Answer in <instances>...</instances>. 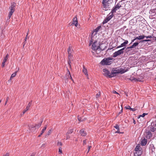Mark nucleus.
Instances as JSON below:
<instances>
[{
  "label": "nucleus",
  "instance_id": "60",
  "mask_svg": "<svg viewBox=\"0 0 156 156\" xmlns=\"http://www.w3.org/2000/svg\"><path fill=\"white\" fill-rule=\"evenodd\" d=\"M29 33V30H28V31L27 33V36H28Z\"/></svg>",
  "mask_w": 156,
  "mask_h": 156
},
{
  "label": "nucleus",
  "instance_id": "62",
  "mask_svg": "<svg viewBox=\"0 0 156 156\" xmlns=\"http://www.w3.org/2000/svg\"><path fill=\"white\" fill-rule=\"evenodd\" d=\"M11 80H10V79L9 80H8V82H10L11 81Z\"/></svg>",
  "mask_w": 156,
  "mask_h": 156
},
{
  "label": "nucleus",
  "instance_id": "22",
  "mask_svg": "<svg viewBox=\"0 0 156 156\" xmlns=\"http://www.w3.org/2000/svg\"><path fill=\"white\" fill-rule=\"evenodd\" d=\"M9 55L8 54H7L6 56L3 59V61L6 62L7 60Z\"/></svg>",
  "mask_w": 156,
  "mask_h": 156
},
{
  "label": "nucleus",
  "instance_id": "28",
  "mask_svg": "<svg viewBox=\"0 0 156 156\" xmlns=\"http://www.w3.org/2000/svg\"><path fill=\"white\" fill-rule=\"evenodd\" d=\"M67 70H68V72H69V79H70L73 81V80L72 78V77L71 76V74H70V73L69 71V70L68 69H67Z\"/></svg>",
  "mask_w": 156,
  "mask_h": 156
},
{
  "label": "nucleus",
  "instance_id": "54",
  "mask_svg": "<svg viewBox=\"0 0 156 156\" xmlns=\"http://www.w3.org/2000/svg\"><path fill=\"white\" fill-rule=\"evenodd\" d=\"M134 78H131V79H130V80H131V81H134Z\"/></svg>",
  "mask_w": 156,
  "mask_h": 156
},
{
  "label": "nucleus",
  "instance_id": "15",
  "mask_svg": "<svg viewBox=\"0 0 156 156\" xmlns=\"http://www.w3.org/2000/svg\"><path fill=\"white\" fill-rule=\"evenodd\" d=\"M120 69H114L112 71V73L114 75V74L116 73H120Z\"/></svg>",
  "mask_w": 156,
  "mask_h": 156
},
{
  "label": "nucleus",
  "instance_id": "45",
  "mask_svg": "<svg viewBox=\"0 0 156 156\" xmlns=\"http://www.w3.org/2000/svg\"><path fill=\"white\" fill-rule=\"evenodd\" d=\"M28 110H27L26 108V109L23 111V115Z\"/></svg>",
  "mask_w": 156,
  "mask_h": 156
},
{
  "label": "nucleus",
  "instance_id": "38",
  "mask_svg": "<svg viewBox=\"0 0 156 156\" xmlns=\"http://www.w3.org/2000/svg\"><path fill=\"white\" fill-rule=\"evenodd\" d=\"M100 93L99 92L98 94H97L96 95V98H97L98 99L99 97H100Z\"/></svg>",
  "mask_w": 156,
  "mask_h": 156
},
{
  "label": "nucleus",
  "instance_id": "5",
  "mask_svg": "<svg viewBox=\"0 0 156 156\" xmlns=\"http://www.w3.org/2000/svg\"><path fill=\"white\" fill-rule=\"evenodd\" d=\"M112 58H104L101 62V63L102 65H110L111 63V60H112Z\"/></svg>",
  "mask_w": 156,
  "mask_h": 156
},
{
  "label": "nucleus",
  "instance_id": "63",
  "mask_svg": "<svg viewBox=\"0 0 156 156\" xmlns=\"http://www.w3.org/2000/svg\"><path fill=\"white\" fill-rule=\"evenodd\" d=\"M155 126H156V122H155V124L154 125Z\"/></svg>",
  "mask_w": 156,
  "mask_h": 156
},
{
  "label": "nucleus",
  "instance_id": "47",
  "mask_svg": "<svg viewBox=\"0 0 156 156\" xmlns=\"http://www.w3.org/2000/svg\"><path fill=\"white\" fill-rule=\"evenodd\" d=\"M70 138V136L66 134V140L69 139Z\"/></svg>",
  "mask_w": 156,
  "mask_h": 156
},
{
  "label": "nucleus",
  "instance_id": "33",
  "mask_svg": "<svg viewBox=\"0 0 156 156\" xmlns=\"http://www.w3.org/2000/svg\"><path fill=\"white\" fill-rule=\"evenodd\" d=\"M27 35H26V37H25V39H24V42H23V45H24L26 44V40L27 39Z\"/></svg>",
  "mask_w": 156,
  "mask_h": 156
},
{
  "label": "nucleus",
  "instance_id": "6",
  "mask_svg": "<svg viewBox=\"0 0 156 156\" xmlns=\"http://www.w3.org/2000/svg\"><path fill=\"white\" fill-rule=\"evenodd\" d=\"M103 75L106 77L108 76L109 77H112L114 76V75L112 73H110L109 71L106 69H103Z\"/></svg>",
  "mask_w": 156,
  "mask_h": 156
},
{
  "label": "nucleus",
  "instance_id": "36",
  "mask_svg": "<svg viewBox=\"0 0 156 156\" xmlns=\"http://www.w3.org/2000/svg\"><path fill=\"white\" fill-rule=\"evenodd\" d=\"M87 139H86L83 140V146L86 144Z\"/></svg>",
  "mask_w": 156,
  "mask_h": 156
},
{
  "label": "nucleus",
  "instance_id": "46",
  "mask_svg": "<svg viewBox=\"0 0 156 156\" xmlns=\"http://www.w3.org/2000/svg\"><path fill=\"white\" fill-rule=\"evenodd\" d=\"M134 47H133V45H132V46H130V47H127V49H129V48H133Z\"/></svg>",
  "mask_w": 156,
  "mask_h": 156
},
{
  "label": "nucleus",
  "instance_id": "34",
  "mask_svg": "<svg viewBox=\"0 0 156 156\" xmlns=\"http://www.w3.org/2000/svg\"><path fill=\"white\" fill-rule=\"evenodd\" d=\"M51 132H52V131L51 129H50L48 131V132L47 133V135H46V136H47V135H49L51 133Z\"/></svg>",
  "mask_w": 156,
  "mask_h": 156
},
{
  "label": "nucleus",
  "instance_id": "40",
  "mask_svg": "<svg viewBox=\"0 0 156 156\" xmlns=\"http://www.w3.org/2000/svg\"><path fill=\"white\" fill-rule=\"evenodd\" d=\"M5 62H4L3 61L2 62V67H4L5 65Z\"/></svg>",
  "mask_w": 156,
  "mask_h": 156
},
{
  "label": "nucleus",
  "instance_id": "2",
  "mask_svg": "<svg viewBox=\"0 0 156 156\" xmlns=\"http://www.w3.org/2000/svg\"><path fill=\"white\" fill-rule=\"evenodd\" d=\"M101 26H99L96 29L92 31V33L91 37H92L93 40L94 39H96V38H98V37L97 35V33L98 31L101 28Z\"/></svg>",
  "mask_w": 156,
  "mask_h": 156
},
{
  "label": "nucleus",
  "instance_id": "32",
  "mask_svg": "<svg viewBox=\"0 0 156 156\" xmlns=\"http://www.w3.org/2000/svg\"><path fill=\"white\" fill-rule=\"evenodd\" d=\"M154 37L153 36L150 35L148 36H145V37L147 38H153Z\"/></svg>",
  "mask_w": 156,
  "mask_h": 156
},
{
  "label": "nucleus",
  "instance_id": "50",
  "mask_svg": "<svg viewBox=\"0 0 156 156\" xmlns=\"http://www.w3.org/2000/svg\"><path fill=\"white\" fill-rule=\"evenodd\" d=\"M35 153H32L30 156H35Z\"/></svg>",
  "mask_w": 156,
  "mask_h": 156
},
{
  "label": "nucleus",
  "instance_id": "18",
  "mask_svg": "<svg viewBox=\"0 0 156 156\" xmlns=\"http://www.w3.org/2000/svg\"><path fill=\"white\" fill-rule=\"evenodd\" d=\"M68 54H72L73 52V50L72 49V48L71 46H69L68 49Z\"/></svg>",
  "mask_w": 156,
  "mask_h": 156
},
{
  "label": "nucleus",
  "instance_id": "42",
  "mask_svg": "<svg viewBox=\"0 0 156 156\" xmlns=\"http://www.w3.org/2000/svg\"><path fill=\"white\" fill-rule=\"evenodd\" d=\"M137 79V81L141 82H143L144 81L143 80H142L140 78H138Z\"/></svg>",
  "mask_w": 156,
  "mask_h": 156
},
{
  "label": "nucleus",
  "instance_id": "52",
  "mask_svg": "<svg viewBox=\"0 0 156 156\" xmlns=\"http://www.w3.org/2000/svg\"><path fill=\"white\" fill-rule=\"evenodd\" d=\"M151 41V40L150 39H147V40H145L144 41Z\"/></svg>",
  "mask_w": 156,
  "mask_h": 156
},
{
  "label": "nucleus",
  "instance_id": "55",
  "mask_svg": "<svg viewBox=\"0 0 156 156\" xmlns=\"http://www.w3.org/2000/svg\"><path fill=\"white\" fill-rule=\"evenodd\" d=\"M134 81L135 82L137 81V79L136 78H134Z\"/></svg>",
  "mask_w": 156,
  "mask_h": 156
},
{
  "label": "nucleus",
  "instance_id": "13",
  "mask_svg": "<svg viewBox=\"0 0 156 156\" xmlns=\"http://www.w3.org/2000/svg\"><path fill=\"white\" fill-rule=\"evenodd\" d=\"M128 41L127 40H125V41L122 43L121 44L118 46L117 48H119L125 46L128 44Z\"/></svg>",
  "mask_w": 156,
  "mask_h": 156
},
{
  "label": "nucleus",
  "instance_id": "3",
  "mask_svg": "<svg viewBox=\"0 0 156 156\" xmlns=\"http://www.w3.org/2000/svg\"><path fill=\"white\" fill-rule=\"evenodd\" d=\"M15 3L14 2H12L11 3V6L9 8L10 11L9 13L8 18L9 19L12 16L13 13L15 11Z\"/></svg>",
  "mask_w": 156,
  "mask_h": 156
},
{
  "label": "nucleus",
  "instance_id": "25",
  "mask_svg": "<svg viewBox=\"0 0 156 156\" xmlns=\"http://www.w3.org/2000/svg\"><path fill=\"white\" fill-rule=\"evenodd\" d=\"M65 78H66L67 79H69V72H68V71L66 75L65 76Z\"/></svg>",
  "mask_w": 156,
  "mask_h": 156
},
{
  "label": "nucleus",
  "instance_id": "26",
  "mask_svg": "<svg viewBox=\"0 0 156 156\" xmlns=\"http://www.w3.org/2000/svg\"><path fill=\"white\" fill-rule=\"evenodd\" d=\"M58 152L60 154H62V148L61 147H60L58 149Z\"/></svg>",
  "mask_w": 156,
  "mask_h": 156
},
{
  "label": "nucleus",
  "instance_id": "61",
  "mask_svg": "<svg viewBox=\"0 0 156 156\" xmlns=\"http://www.w3.org/2000/svg\"><path fill=\"white\" fill-rule=\"evenodd\" d=\"M100 51V52L101 51V50L100 49V51H98L97 52H96L97 53H98V51Z\"/></svg>",
  "mask_w": 156,
  "mask_h": 156
},
{
  "label": "nucleus",
  "instance_id": "14",
  "mask_svg": "<svg viewBox=\"0 0 156 156\" xmlns=\"http://www.w3.org/2000/svg\"><path fill=\"white\" fill-rule=\"evenodd\" d=\"M42 122V121H41V122H40V123H38V124H36L35 126H33L32 127H30L29 129L30 130H31V129H32V127H33H33L34 128L35 127H36L37 128H39L41 126Z\"/></svg>",
  "mask_w": 156,
  "mask_h": 156
},
{
  "label": "nucleus",
  "instance_id": "29",
  "mask_svg": "<svg viewBox=\"0 0 156 156\" xmlns=\"http://www.w3.org/2000/svg\"><path fill=\"white\" fill-rule=\"evenodd\" d=\"M147 114V113H144L142 115H139L138 118H140V117H144L145 116V115H146Z\"/></svg>",
  "mask_w": 156,
  "mask_h": 156
},
{
  "label": "nucleus",
  "instance_id": "39",
  "mask_svg": "<svg viewBox=\"0 0 156 156\" xmlns=\"http://www.w3.org/2000/svg\"><path fill=\"white\" fill-rule=\"evenodd\" d=\"M139 148V146L138 145H137L136 148H135V150L136 151H137Z\"/></svg>",
  "mask_w": 156,
  "mask_h": 156
},
{
  "label": "nucleus",
  "instance_id": "10",
  "mask_svg": "<svg viewBox=\"0 0 156 156\" xmlns=\"http://www.w3.org/2000/svg\"><path fill=\"white\" fill-rule=\"evenodd\" d=\"M68 54V64L69 65L70 67H71L70 63H71V61L73 60V55L71 54Z\"/></svg>",
  "mask_w": 156,
  "mask_h": 156
},
{
  "label": "nucleus",
  "instance_id": "31",
  "mask_svg": "<svg viewBox=\"0 0 156 156\" xmlns=\"http://www.w3.org/2000/svg\"><path fill=\"white\" fill-rule=\"evenodd\" d=\"M9 152H7L5 154H3L2 156H9Z\"/></svg>",
  "mask_w": 156,
  "mask_h": 156
},
{
  "label": "nucleus",
  "instance_id": "11",
  "mask_svg": "<svg viewBox=\"0 0 156 156\" xmlns=\"http://www.w3.org/2000/svg\"><path fill=\"white\" fill-rule=\"evenodd\" d=\"M154 123L152 122L151 123L150 130L151 132H154L156 130V128L155 127V126H154Z\"/></svg>",
  "mask_w": 156,
  "mask_h": 156
},
{
  "label": "nucleus",
  "instance_id": "27",
  "mask_svg": "<svg viewBox=\"0 0 156 156\" xmlns=\"http://www.w3.org/2000/svg\"><path fill=\"white\" fill-rule=\"evenodd\" d=\"M138 44L139 43L138 42H135L132 45H133V47L134 48L137 46L138 45Z\"/></svg>",
  "mask_w": 156,
  "mask_h": 156
},
{
  "label": "nucleus",
  "instance_id": "49",
  "mask_svg": "<svg viewBox=\"0 0 156 156\" xmlns=\"http://www.w3.org/2000/svg\"><path fill=\"white\" fill-rule=\"evenodd\" d=\"M119 130H120V129L119 130H118L117 131H116L115 133H121L120 132Z\"/></svg>",
  "mask_w": 156,
  "mask_h": 156
},
{
  "label": "nucleus",
  "instance_id": "30",
  "mask_svg": "<svg viewBox=\"0 0 156 156\" xmlns=\"http://www.w3.org/2000/svg\"><path fill=\"white\" fill-rule=\"evenodd\" d=\"M31 103H29L28 105H27V107H26V109L27 110H28L30 107V106L31 105Z\"/></svg>",
  "mask_w": 156,
  "mask_h": 156
},
{
  "label": "nucleus",
  "instance_id": "35",
  "mask_svg": "<svg viewBox=\"0 0 156 156\" xmlns=\"http://www.w3.org/2000/svg\"><path fill=\"white\" fill-rule=\"evenodd\" d=\"M57 146H61L62 145V143L60 142H58L57 143Z\"/></svg>",
  "mask_w": 156,
  "mask_h": 156
},
{
  "label": "nucleus",
  "instance_id": "17",
  "mask_svg": "<svg viewBox=\"0 0 156 156\" xmlns=\"http://www.w3.org/2000/svg\"><path fill=\"white\" fill-rule=\"evenodd\" d=\"M80 133L81 135L83 136H85L87 135V133L84 131L83 129H82L81 130H80Z\"/></svg>",
  "mask_w": 156,
  "mask_h": 156
},
{
  "label": "nucleus",
  "instance_id": "21",
  "mask_svg": "<svg viewBox=\"0 0 156 156\" xmlns=\"http://www.w3.org/2000/svg\"><path fill=\"white\" fill-rule=\"evenodd\" d=\"M83 72L87 76H88L87 70L84 67H83Z\"/></svg>",
  "mask_w": 156,
  "mask_h": 156
},
{
  "label": "nucleus",
  "instance_id": "20",
  "mask_svg": "<svg viewBox=\"0 0 156 156\" xmlns=\"http://www.w3.org/2000/svg\"><path fill=\"white\" fill-rule=\"evenodd\" d=\"M119 69L120 71V73L121 74L127 71V69L125 70V69H122V68H121Z\"/></svg>",
  "mask_w": 156,
  "mask_h": 156
},
{
  "label": "nucleus",
  "instance_id": "16",
  "mask_svg": "<svg viewBox=\"0 0 156 156\" xmlns=\"http://www.w3.org/2000/svg\"><path fill=\"white\" fill-rule=\"evenodd\" d=\"M147 143V139L144 138L141 141V144L142 146H145Z\"/></svg>",
  "mask_w": 156,
  "mask_h": 156
},
{
  "label": "nucleus",
  "instance_id": "48",
  "mask_svg": "<svg viewBox=\"0 0 156 156\" xmlns=\"http://www.w3.org/2000/svg\"><path fill=\"white\" fill-rule=\"evenodd\" d=\"M112 93L114 94H119L116 91L113 90L112 91Z\"/></svg>",
  "mask_w": 156,
  "mask_h": 156
},
{
  "label": "nucleus",
  "instance_id": "4",
  "mask_svg": "<svg viewBox=\"0 0 156 156\" xmlns=\"http://www.w3.org/2000/svg\"><path fill=\"white\" fill-rule=\"evenodd\" d=\"M111 0H103L102 4L103 8H105V10H106L110 8V3Z\"/></svg>",
  "mask_w": 156,
  "mask_h": 156
},
{
  "label": "nucleus",
  "instance_id": "58",
  "mask_svg": "<svg viewBox=\"0 0 156 156\" xmlns=\"http://www.w3.org/2000/svg\"><path fill=\"white\" fill-rule=\"evenodd\" d=\"M78 119L79 121L80 122V121H81V119H79V118H78Z\"/></svg>",
  "mask_w": 156,
  "mask_h": 156
},
{
  "label": "nucleus",
  "instance_id": "23",
  "mask_svg": "<svg viewBox=\"0 0 156 156\" xmlns=\"http://www.w3.org/2000/svg\"><path fill=\"white\" fill-rule=\"evenodd\" d=\"M16 73L17 72H16L13 74H12L10 78V80H11L12 78H13V77H15L16 75Z\"/></svg>",
  "mask_w": 156,
  "mask_h": 156
},
{
  "label": "nucleus",
  "instance_id": "7",
  "mask_svg": "<svg viewBox=\"0 0 156 156\" xmlns=\"http://www.w3.org/2000/svg\"><path fill=\"white\" fill-rule=\"evenodd\" d=\"M125 49V48H123L122 49L116 51L113 54V57H115L118 55H120L121 54L123 53L124 51H123Z\"/></svg>",
  "mask_w": 156,
  "mask_h": 156
},
{
  "label": "nucleus",
  "instance_id": "53",
  "mask_svg": "<svg viewBox=\"0 0 156 156\" xmlns=\"http://www.w3.org/2000/svg\"><path fill=\"white\" fill-rule=\"evenodd\" d=\"M136 39H136V38H135V39H133V40H132V42H131V43H132L133 42H134V41Z\"/></svg>",
  "mask_w": 156,
  "mask_h": 156
},
{
  "label": "nucleus",
  "instance_id": "51",
  "mask_svg": "<svg viewBox=\"0 0 156 156\" xmlns=\"http://www.w3.org/2000/svg\"><path fill=\"white\" fill-rule=\"evenodd\" d=\"M8 98H9L8 97H7V98L6 99V101H5V105H6L7 103V102L8 101Z\"/></svg>",
  "mask_w": 156,
  "mask_h": 156
},
{
  "label": "nucleus",
  "instance_id": "24",
  "mask_svg": "<svg viewBox=\"0 0 156 156\" xmlns=\"http://www.w3.org/2000/svg\"><path fill=\"white\" fill-rule=\"evenodd\" d=\"M47 126H45L43 128L42 130L41 131V134H43V133L44 132L45 130H46V128H47Z\"/></svg>",
  "mask_w": 156,
  "mask_h": 156
},
{
  "label": "nucleus",
  "instance_id": "56",
  "mask_svg": "<svg viewBox=\"0 0 156 156\" xmlns=\"http://www.w3.org/2000/svg\"><path fill=\"white\" fill-rule=\"evenodd\" d=\"M133 122L134 123V124H135L136 123L134 119H133Z\"/></svg>",
  "mask_w": 156,
  "mask_h": 156
},
{
  "label": "nucleus",
  "instance_id": "44",
  "mask_svg": "<svg viewBox=\"0 0 156 156\" xmlns=\"http://www.w3.org/2000/svg\"><path fill=\"white\" fill-rule=\"evenodd\" d=\"M91 147V146H89L88 147V150L87 153H88L89 152L90 149Z\"/></svg>",
  "mask_w": 156,
  "mask_h": 156
},
{
  "label": "nucleus",
  "instance_id": "57",
  "mask_svg": "<svg viewBox=\"0 0 156 156\" xmlns=\"http://www.w3.org/2000/svg\"><path fill=\"white\" fill-rule=\"evenodd\" d=\"M122 109L120 111V112L119 113V114H120L121 112H122Z\"/></svg>",
  "mask_w": 156,
  "mask_h": 156
},
{
  "label": "nucleus",
  "instance_id": "12",
  "mask_svg": "<svg viewBox=\"0 0 156 156\" xmlns=\"http://www.w3.org/2000/svg\"><path fill=\"white\" fill-rule=\"evenodd\" d=\"M73 24L76 27L78 25V20L76 16L73 19Z\"/></svg>",
  "mask_w": 156,
  "mask_h": 156
},
{
  "label": "nucleus",
  "instance_id": "1",
  "mask_svg": "<svg viewBox=\"0 0 156 156\" xmlns=\"http://www.w3.org/2000/svg\"><path fill=\"white\" fill-rule=\"evenodd\" d=\"M91 39L90 40V43L89 44V45L90 46L93 43L92 45V49L94 50H96V52L98 51H100V49L98 44L97 43V40L98 38H96V39H94L93 40L92 37H90Z\"/></svg>",
  "mask_w": 156,
  "mask_h": 156
},
{
  "label": "nucleus",
  "instance_id": "8",
  "mask_svg": "<svg viewBox=\"0 0 156 156\" xmlns=\"http://www.w3.org/2000/svg\"><path fill=\"white\" fill-rule=\"evenodd\" d=\"M121 5L118 4H117L115 6L113 9L111 11V13H115L116 11L118 9H119L120 7H121Z\"/></svg>",
  "mask_w": 156,
  "mask_h": 156
},
{
  "label": "nucleus",
  "instance_id": "41",
  "mask_svg": "<svg viewBox=\"0 0 156 156\" xmlns=\"http://www.w3.org/2000/svg\"><path fill=\"white\" fill-rule=\"evenodd\" d=\"M137 110V109L136 108H130V110L133 111H134L136 110Z\"/></svg>",
  "mask_w": 156,
  "mask_h": 156
},
{
  "label": "nucleus",
  "instance_id": "43",
  "mask_svg": "<svg viewBox=\"0 0 156 156\" xmlns=\"http://www.w3.org/2000/svg\"><path fill=\"white\" fill-rule=\"evenodd\" d=\"M126 109H129L130 110V108H131L130 107V106L129 105L127 106H126Z\"/></svg>",
  "mask_w": 156,
  "mask_h": 156
},
{
  "label": "nucleus",
  "instance_id": "59",
  "mask_svg": "<svg viewBox=\"0 0 156 156\" xmlns=\"http://www.w3.org/2000/svg\"><path fill=\"white\" fill-rule=\"evenodd\" d=\"M42 134H41H41H39V135H38V137H40V136H41Z\"/></svg>",
  "mask_w": 156,
  "mask_h": 156
},
{
  "label": "nucleus",
  "instance_id": "37",
  "mask_svg": "<svg viewBox=\"0 0 156 156\" xmlns=\"http://www.w3.org/2000/svg\"><path fill=\"white\" fill-rule=\"evenodd\" d=\"M114 127L117 130H119V127L118 125H116L115 126H114Z\"/></svg>",
  "mask_w": 156,
  "mask_h": 156
},
{
  "label": "nucleus",
  "instance_id": "64",
  "mask_svg": "<svg viewBox=\"0 0 156 156\" xmlns=\"http://www.w3.org/2000/svg\"><path fill=\"white\" fill-rule=\"evenodd\" d=\"M155 41H156V37H155Z\"/></svg>",
  "mask_w": 156,
  "mask_h": 156
},
{
  "label": "nucleus",
  "instance_id": "19",
  "mask_svg": "<svg viewBox=\"0 0 156 156\" xmlns=\"http://www.w3.org/2000/svg\"><path fill=\"white\" fill-rule=\"evenodd\" d=\"M145 37V36L140 35L138 37H136V39L139 40H142Z\"/></svg>",
  "mask_w": 156,
  "mask_h": 156
},
{
  "label": "nucleus",
  "instance_id": "9",
  "mask_svg": "<svg viewBox=\"0 0 156 156\" xmlns=\"http://www.w3.org/2000/svg\"><path fill=\"white\" fill-rule=\"evenodd\" d=\"M113 16V13H112V14L109 15L105 19L103 23H106L108 22Z\"/></svg>",
  "mask_w": 156,
  "mask_h": 156
}]
</instances>
